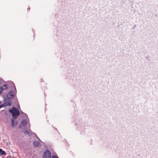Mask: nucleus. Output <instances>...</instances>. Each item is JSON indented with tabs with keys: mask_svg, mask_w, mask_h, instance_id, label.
<instances>
[{
	"mask_svg": "<svg viewBox=\"0 0 158 158\" xmlns=\"http://www.w3.org/2000/svg\"><path fill=\"white\" fill-rule=\"evenodd\" d=\"M11 84L13 85L14 89L10 91L7 94V97L10 99L14 98L15 97V93L16 92V90L14 83L11 81Z\"/></svg>",
	"mask_w": 158,
	"mask_h": 158,
	"instance_id": "f257e3e1",
	"label": "nucleus"
},
{
	"mask_svg": "<svg viewBox=\"0 0 158 158\" xmlns=\"http://www.w3.org/2000/svg\"><path fill=\"white\" fill-rule=\"evenodd\" d=\"M9 111L11 113L13 118L15 119L16 117L20 114V112L15 107H13L11 109L9 110Z\"/></svg>",
	"mask_w": 158,
	"mask_h": 158,
	"instance_id": "f03ea898",
	"label": "nucleus"
},
{
	"mask_svg": "<svg viewBox=\"0 0 158 158\" xmlns=\"http://www.w3.org/2000/svg\"><path fill=\"white\" fill-rule=\"evenodd\" d=\"M34 137L36 138L35 139H37V140H35L33 141V144L34 146L35 147H38L39 146L40 144H41V143L42 142L41 141L37 136V135L36 134H34Z\"/></svg>",
	"mask_w": 158,
	"mask_h": 158,
	"instance_id": "7ed1b4c3",
	"label": "nucleus"
},
{
	"mask_svg": "<svg viewBox=\"0 0 158 158\" xmlns=\"http://www.w3.org/2000/svg\"><path fill=\"white\" fill-rule=\"evenodd\" d=\"M51 155L50 152L48 150H46L44 152L42 158H51Z\"/></svg>",
	"mask_w": 158,
	"mask_h": 158,
	"instance_id": "20e7f679",
	"label": "nucleus"
},
{
	"mask_svg": "<svg viewBox=\"0 0 158 158\" xmlns=\"http://www.w3.org/2000/svg\"><path fill=\"white\" fill-rule=\"evenodd\" d=\"M28 122V119H24L22 121L20 126H19V127L21 128H23V127H25L26 126Z\"/></svg>",
	"mask_w": 158,
	"mask_h": 158,
	"instance_id": "39448f33",
	"label": "nucleus"
},
{
	"mask_svg": "<svg viewBox=\"0 0 158 158\" xmlns=\"http://www.w3.org/2000/svg\"><path fill=\"white\" fill-rule=\"evenodd\" d=\"M24 133L25 134H26L28 135H33L34 136V134H35L34 132H32L30 130H25L24 131Z\"/></svg>",
	"mask_w": 158,
	"mask_h": 158,
	"instance_id": "423d86ee",
	"label": "nucleus"
},
{
	"mask_svg": "<svg viewBox=\"0 0 158 158\" xmlns=\"http://www.w3.org/2000/svg\"><path fill=\"white\" fill-rule=\"evenodd\" d=\"M18 123V122L17 120H15V119H14V118H12L11 119V125L12 127H14L15 126L17 125Z\"/></svg>",
	"mask_w": 158,
	"mask_h": 158,
	"instance_id": "0eeeda50",
	"label": "nucleus"
},
{
	"mask_svg": "<svg viewBox=\"0 0 158 158\" xmlns=\"http://www.w3.org/2000/svg\"><path fill=\"white\" fill-rule=\"evenodd\" d=\"M8 88V86L6 85H3L2 86H0V94L2 93L3 90L6 89Z\"/></svg>",
	"mask_w": 158,
	"mask_h": 158,
	"instance_id": "6e6552de",
	"label": "nucleus"
},
{
	"mask_svg": "<svg viewBox=\"0 0 158 158\" xmlns=\"http://www.w3.org/2000/svg\"><path fill=\"white\" fill-rule=\"evenodd\" d=\"M0 154L1 155H5V152L2 149L0 148Z\"/></svg>",
	"mask_w": 158,
	"mask_h": 158,
	"instance_id": "1a4fd4ad",
	"label": "nucleus"
},
{
	"mask_svg": "<svg viewBox=\"0 0 158 158\" xmlns=\"http://www.w3.org/2000/svg\"><path fill=\"white\" fill-rule=\"evenodd\" d=\"M5 103L6 104V105L8 106H10L11 105V104L10 102H6Z\"/></svg>",
	"mask_w": 158,
	"mask_h": 158,
	"instance_id": "9d476101",
	"label": "nucleus"
},
{
	"mask_svg": "<svg viewBox=\"0 0 158 158\" xmlns=\"http://www.w3.org/2000/svg\"><path fill=\"white\" fill-rule=\"evenodd\" d=\"M20 113H21V114H23L24 115V116H27V114H25V113H23V112H22V111H20Z\"/></svg>",
	"mask_w": 158,
	"mask_h": 158,
	"instance_id": "9b49d317",
	"label": "nucleus"
},
{
	"mask_svg": "<svg viewBox=\"0 0 158 158\" xmlns=\"http://www.w3.org/2000/svg\"><path fill=\"white\" fill-rule=\"evenodd\" d=\"M52 158H58L56 156L53 155L52 156Z\"/></svg>",
	"mask_w": 158,
	"mask_h": 158,
	"instance_id": "f8f14e48",
	"label": "nucleus"
},
{
	"mask_svg": "<svg viewBox=\"0 0 158 158\" xmlns=\"http://www.w3.org/2000/svg\"><path fill=\"white\" fill-rule=\"evenodd\" d=\"M3 107V106L2 105H0V108H1V107Z\"/></svg>",
	"mask_w": 158,
	"mask_h": 158,
	"instance_id": "ddd939ff",
	"label": "nucleus"
}]
</instances>
